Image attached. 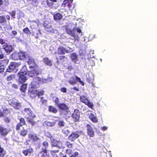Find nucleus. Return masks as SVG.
Listing matches in <instances>:
<instances>
[{
    "mask_svg": "<svg viewBox=\"0 0 157 157\" xmlns=\"http://www.w3.org/2000/svg\"><path fill=\"white\" fill-rule=\"evenodd\" d=\"M49 156V153L46 149L42 148V151H40L37 154V157H46Z\"/></svg>",
    "mask_w": 157,
    "mask_h": 157,
    "instance_id": "10",
    "label": "nucleus"
},
{
    "mask_svg": "<svg viewBox=\"0 0 157 157\" xmlns=\"http://www.w3.org/2000/svg\"><path fill=\"white\" fill-rule=\"evenodd\" d=\"M18 81L19 83H23L27 80V78L25 75L18 74Z\"/></svg>",
    "mask_w": 157,
    "mask_h": 157,
    "instance_id": "19",
    "label": "nucleus"
},
{
    "mask_svg": "<svg viewBox=\"0 0 157 157\" xmlns=\"http://www.w3.org/2000/svg\"><path fill=\"white\" fill-rule=\"evenodd\" d=\"M6 23V20L5 16H0V24L3 25Z\"/></svg>",
    "mask_w": 157,
    "mask_h": 157,
    "instance_id": "33",
    "label": "nucleus"
},
{
    "mask_svg": "<svg viewBox=\"0 0 157 157\" xmlns=\"http://www.w3.org/2000/svg\"><path fill=\"white\" fill-rule=\"evenodd\" d=\"M31 137L32 140L34 141H36L39 139V138L35 135H31Z\"/></svg>",
    "mask_w": 157,
    "mask_h": 157,
    "instance_id": "42",
    "label": "nucleus"
},
{
    "mask_svg": "<svg viewBox=\"0 0 157 157\" xmlns=\"http://www.w3.org/2000/svg\"><path fill=\"white\" fill-rule=\"evenodd\" d=\"M4 117V114L3 112H2L1 111H0V117Z\"/></svg>",
    "mask_w": 157,
    "mask_h": 157,
    "instance_id": "62",
    "label": "nucleus"
},
{
    "mask_svg": "<svg viewBox=\"0 0 157 157\" xmlns=\"http://www.w3.org/2000/svg\"><path fill=\"white\" fill-rule=\"evenodd\" d=\"M54 20L56 21H58L61 20L63 17L62 14L59 13H55L53 14Z\"/></svg>",
    "mask_w": 157,
    "mask_h": 157,
    "instance_id": "21",
    "label": "nucleus"
},
{
    "mask_svg": "<svg viewBox=\"0 0 157 157\" xmlns=\"http://www.w3.org/2000/svg\"><path fill=\"white\" fill-rule=\"evenodd\" d=\"M3 48L4 49L6 53L10 54L13 51V48L12 45H8L7 43H6L3 46Z\"/></svg>",
    "mask_w": 157,
    "mask_h": 157,
    "instance_id": "12",
    "label": "nucleus"
},
{
    "mask_svg": "<svg viewBox=\"0 0 157 157\" xmlns=\"http://www.w3.org/2000/svg\"><path fill=\"white\" fill-rule=\"evenodd\" d=\"M12 86L14 88L17 89L18 88V86L17 85L14 84L12 85Z\"/></svg>",
    "mask_w": 157,
    "mask_h": 157,
    "instance_id": "58",
    "label": "nucleus"
},
{
    "mask_svg": "<svg viewBox=\"0 0 157 157\" xmlns=\"http://www.w3.org/2000/svg\"><path fill=\"white\" fill-rule=\"evenodd\" d=\"M23 31L24 33L26 34L27 36H29L31 34L30 30L27 27L23 29Z\"/></svg>",
    "mask_w": 157,
    "mask_h": 157,
    "instance_id": "35",
    "label": "nucleus"
},
{
    "mask_svg": "<svg viewBox=\"0 0 157 157\" xmlns=\"http://www.w3.org/2000/svg\"><path fill=\"white\" fill-rule=\"evenodd\" d=\"M19 122L17 123L15 127L16 130H19L20 128H21L22 126L26 124V122L25 119L23 117L20 118L18 119Z\"/></svg>",
    "mask_w": 157,
    "mask_h": 157,
    "instance_id": "11",
    "label": "nucleus"
},
{
    "mask_svg": "<svg viewBox=\"0 0 157 157\" xmlns=\"http://www.w3.org/2000/svg\"><path fill=\"white\" fill-rule=\"evenodd\" d=\"M68 52V51L62 46H59L57 50V53L58 55H64Z\"/></svg>",
    "mask_w": 157,
    "mask_h": 157,
    "instance_id": "15",
    "label": "nucleus"
},
{
    "mask_svg": "<svg viewBox=\"0 0 157 157\" xmlns=\"http://www.w3.org/2000/svg\"><path fill=\"white\" fill-rule=\"evenodd\" d=\"M33 151V149L31 147H30L29 148L23 150L22 153L25 156H27L29 154L31 155Z\"/></svg>",
    "mask_w": 157,
    "mask_h": 157,
    "instance_id": "23",
    "label": "nucleus"
},
{
    "mask_svg": "<svg viewBox=\"0 0 157 157\" xmlns=\"http://www.w3.org/2000/svg\"><path fill=\"white\" fill-rule=\"evenodd\" d=\"M27 121L29 123L31 124L32 126L35 125L36 124V122L32 118L28 117L27 118Z\"/></svg>",
    "mask_w": 157,
    "mask_h": 157,
    "instance_id": "36",
    "label": "nucleus"
},
{
    "mask_svg": "<svg viewBox=\"0 0 157 157\" xmlns=\"http://www.w3.org/2000/svg\"><path fill=\"white\" fill-rule=\"evenodd\" d=\"M80 135L77 133L76 132H72L68 136V139L71 141H74L77 138H78Z\"/></svg>",
    "mask_w": 157,
    "mask_h": 157,
    "instance_id": "17",
    "label": "nucleus"
},
{
    "mask_svg": "<svg viewBox=\"0 0 157 157\" xmlns=\"http://www.w3.org/2000/svg\"><path fill=\"white\" fill-rule=\"evenodd\" d=\"M3 48L0 46V59H3L5 57L4 54L3 52Z\"/></svg>",
    "mask_w": 157,
    "mask_h": 157,
    "instance_id": "39",
    "label": "nucleus"
},
{
    "mask_svg": "<svg viewBox=\"0 0 157 157\" xmlns=\"http://www.w3.org/2000/svg\"><path fill=\"white\" fill-rule=\"evenodd\" d=\"M66 152L67 154L70 155L72 153V151L70 149H67L66 150Z\"/></svg>",
    "mask_w": 157,
    "mask_h": 157,
    "instance_id": "55",
    "label": "nucleus"
},
{
    "mask_svg": "<svg viewBox=\"0 0 157 157\" xmlns=\"http://www.w3.org/2000/svg\"><path fill=\"white\" fill-rule=\"evenodd\" d=\"M66 145L68 148H71L72 147L73 144L69 141H67L66 143Z\"/></svg>",
    "mask_w": 157,
    "mask_h": 157,
    "instance_id": "49",
    "label": "nucleus"
},
{
    "mask_svg": "<svg viewBox=\"0 0 157 157\" xmlns=\"http://www.w3.org/2000/svg\"><path fill=\"white\" fill-rule=\"evenodd\" d=\"M72 89L75 90H76L78 91H79V89L75 87H73L72 88Z\"/></svg>",
    "mask_w": 157,
    "mask_h": 157,
    "instance_id": "64",
    "label": "nucleus"
},
{
    "mask_svg": "<svg viewBox=\"0 0 157 157\" xmlns=\"http://www.w3.org/2000/svg\"><path fill=\"white\" fill-rule=\"evenodd\" d=\"M57 107L60 110L63 111L60 113V114L61 115L64 117H68V115L71 114L69 108L65 104L63 103H59Z\"/></svg>",
    "mask_w": 157,
    "mask_h": 157,
    "instance_id": "1",
    "label": "nucleus"
},
{
    "mask_svg": "<svg viewBox=\"0 0 157 157\" xmlns=\"http://www.w3.org/2000/svg\"><path fill=\"white\" fill-rule=\"evenodd\" d=\"M9 13L13 18H15V16L16 15V13L15 11L13 10L11 12H9Z\"/></svg>",
    "mask_w": 157,
    "mask_h": 157,
    "instance_id": "46",
    "label": "nucleus"
},
{
    "mask_svg": "<svg viewBox=\"0 0 157 157\" xmlns=\"http://www.w3.org/2000/svg\"><path fill=\"white\" fill-rule=\"evenodd\" d=\"M3 112L4 114V116L10 115L11 113L10 110V109H6L3 110Z\"/></svg>",
    "mask_w": 157,
    "mask_h": 157,
    "instance_id": "40",
    "label": "nucleus"
},
{
    "mask_svg": "<svg viewBox=\"0 0 157 157\" xmlns=\"http://www.w3.org/2000/svg\"><path fill=\"white\" fill-rule=\"evenodd\" d=\"M42 144L43 146L45 147L44 149H47L48 146V144L46 141H45L43 142Z\"/></svg>",
    "mask_w": 157,
    "mask_h": 157,
    "instance_id": "51",
    "label": "nucleus"
},
{
    "mask_svg": "<svg viewBox=\"0 0 157 157\" xmlns=\"http://www.w3.org/2000/svg\"><path fill=\"white\" fill-rule=\"evenodd\" d=\"M75 78L73 77L70 78L69 80V83L72 85H74L76 84L77 81L79 82L81 85L84 86V83L82 81L80 77H78L77 76H75Z\"/></svg>",
    "mask_w": 157,
    "mask_h": 157,
    "instance_id": "7",
    "label": "nucleus"
},
{
    "mask_svg": "<svg viewBox=\"0 0 157 157\" xmlns=\"http://www.w3.org/2000/svg\"><path fill=\"white\" fill-rule=\"evenodd\" d=\"M37 91L36 89L29 88V94L30 96L32 98H35L37 96Z\"/></svg>",
    "mask_w": 157,
    "mask_h": 157,
    "instance_id": "18",
    "label": "nucleus"
},
{
    "mask_svg": "<svg viewBox=\"0 0 157 157\" xmlns=\"http://www.w3.org/2000/svg\"><path fill=\"white\" fill-rule=\"evenodd\" d=\"M67 57L65 56H59V59H57V63H59V62H63L65 61V59H67Z\"/></svg>",
    "mask_w": 157,
    "mask_h": 157,
    "instance_id": "34",
    "label": "nucleus"
},
{
    "mask_svg": "<svg viewBox=\"0 0 157 157\" xmlns=\"http://www.w3.org/2000/svg\"><path fill=\"white\" fill-rule=\"evenodd\" d=\"M6 154V151L0 145V157H4ZM10 157H13L11 156Z\"/></svg>",
    "mask_w": 157,
    "mask_h": 157,
    "instance_id": "31",
    "label": "nucleus"
},
{
    "mask_svg": "<svg viewBox=\"0 0 157 157\" xmlns=\"http://www.w3.org/2000/svg\"><path fill=\"white\" fill-rule=\"evenodd\" d=\"M15 78V75L14 74H12L8 76L7 77L6 79L8 81H10L13 80V79Z\"/></svg>",
    "mask_w": 157,
    "mask_h": 157,
    "instance_id": "38",
    "label": "nucleus"
},
{
    "mask_svg": "<svg viewBox=\"0 0 157 157\" xmlns=\"http://www.w3.org/2000/svg\"><path fill=\"white\" fill-rule=\"evenodd\" d=\"M22 84L20 88V90L21 92L25 94L27 88V84L26 83H23Z\"/></svg>",
    "mask_w": 157,
    "mask_h": 157,
    "instance_id": "28",
    "label": "nucleus"
},
{
    "mask_svg": "<svg viewBox=\"0 0 157 157\" xmlns=\"http://www.w3.org/2000/svg\"><path fill=\"white\" fill-rule=\"evenodd\" d=\"M23 60H26L29 66H34L37 64L35 61V59L26 52L25 53V56Z\"/></svg>",
    "mask_w": 157,
    "mask_h": 157,
    "instance_id": "5",
    "label": "nucleus"
},
{
    "mask_svg": "<svg viewBox=\"0 0 157 157\" xmlns=\"http://www.w3.org/2000/svg\"><path fill=\"white\" fill-rule=\"evenodd\" d=\"M72 117L74 121L77 122L79 120L80 117V113L79 110L75 109L72 114Z\"/></svg>",
    "mask_w": 157,
    "mask_h": 157,
    "instance_id": "14",
    "label": "nucleus"
},
{
    "mask_svg": "<svg viewBox=\"0 0 157 157\" xmlns=\"http://www.w3.org/2000/svg\"><path fill=\"white\" fill-rule=\"evenodd\" d=\"M21 65L20 62H11L6 69L7 72H11L13 71Z\"/></svg>",
    "mask_w": 157,
    "mask_h": 157,
    "instance_id": "4",
    "label": "nucleus"
},
{
    "mask_svg": "<svg viewBox=\"0 0 157 157\" xmlns=\"http://www.w3.org/2000/svg\"><path fill=\"white\" fill-rule=\"evenodd\" d=\"M66 32L68 34L71 35L72 33V30L69 28H66Z\"/></svg>",
    "mask_w": 157,
    "mask_h": 157,
    "instance_id": "47",
    "label": "nucleus"
},
{
    "mask_svg": "<svg viewBox=\"0 0 157 157\" xmlns=\"http://www.w3.org/2000/svg\"><path fill=\"white\" fill-rule=\"evenodd\" d=\"M11 33L14 35H15L17 34V32L15 30H13L12 31Z\"/></svg>",
    "mask_w": 157,
    "mask_h": 157,
    "instance_id": "61",
    "label": "nucleus"
},
{
    "mask_svg": "<svg viewBox=\"0 0 157 157\" xmlns=\"http://www.w3.org/2000/svg\"><path fill=\"white\" fill-rule=\"evenodd\" d=\"M6 40L4 39L0 38V44L2 45H4L6 44Z\"/></svg>",
    "mask_w": 157,
    "mask_h": 157,
    "instance_id": "52",
    "label": "nucleus"
},
{
    "mask_svg": "<svg viewBox=\"0 0 157 157\" xmlns=\"http://www.w3.org/2000/svg\"><path fill=\"white\" fill-rule=\"evenodd\" d=\"M69 2V0H64L62 4V6L64 7H65L67 6V4Z\"/></svg>",
    "mask_w": 157,
    "mask_h": 157,
    "instance_id": "45",
    "label": "nucleus"
},
{
    "mask_svg": "<svg viewBox=\"0 0 157 157\" xmlns=\"http://www.w3.org/2000/svg\"><path fill=\"white\" fill-rule=\"evenodd\" d=\"M44 91L43 90L39 92L37 91V96L39 97L40 96L43 95L44 94Z\"/></svg>",
    "mask_w": 157,
    "mask_h": 157,
    "instance_id": "48",
    "label": "nucleus"
},
{
    "mask_svg": "<svg viewBox=\"0 0 157 157\" xmlns=\"http://www.w3.org/2000/svg\"><path fill=\"white\" fill-rule=\"evenodd\" d=\"M58 125L60 127H63L64 126L65 122L63 121H59L58 123Z\"/></svg>",
    "mask_w": 157,
    "mask_h": 157,
    "instance_id": "43",
    "label": "nucleus"
},
{
    "mask_svg": "<svg viewBox=\"0 0 157 157\" xmlns=\"http://www.w3.org/2000/svg\"><path fill=\"white\" fill-rule=\"evenodd\" d=\"M25 113L28 114L29 116L32 118L36 117V115L33 113L32 111L30 108H25L24 110Z\"/></svg>",
    "mask_w": 157,
    "mask_h": 157,
    "instance_id": "20",
    "label": "nucleus"
},
{
    "mask_svg": "<svg viewBox=\"0 0 157 157\" xmlns=\"http://www.w3.org/2000/svg\"><path fill=\"white\" fill-rule=\"evenodd\" d=\"M10 105L17 110H18L21 108V105L18 101L12 100L10 102Z\"/></svg>",
    "mask_w": 157,
    "mask_h": 157,
    "instance_id": "9",
    "label": "nucleus"
},
{
    "mask_svg": "<svg viewBox=\"0 0 157 157\" xmlns=\"http://www.w3.org/2000/svg\"><path fill=\"white\" fill-rule=\"evenodd\" d=\"M4 121L7 123H9L10 122V119L8 117H5L4 118Z\"/></svg>",
    "mask_w": 157,
    "mask_h": 157,
    "instance_id": "53",
    "label": "nucleus"
},
{
    "mask_svg": "<svg viewBox=\"0 0 157 157\" xmlns=\"http://www.w3.org/2000/svg\"><path fill=\"white\" fill-rule=\"evenodd\" d=\"M89 119L94 123H97L98 122V119L95 115L91 113L89 116Z\"/></svg>",
    "mask_w": 157,
    "mask_h": 157,
    "instance_id": "26",
    "label": "nucleus"
},
{
    "mask_svg": "<svg viewBox=\"0 0 157 157\" xmlns=\"http://www.w3.org/2000/svg\"><path fill=\"white\" fill-rule=\"evenodd\" d=\"M80 101L84 103L90 108L92 109L94 106L93 103L90 102L87 97L84 95H81L80 97Z\"/></svg>",
    "mask_w": 157,
    "mask_h": 157,
    "instance_id": "6",
    "label": "nucleus"
},
{
    "mask_svg": "<svg viewBox=\"0 0 157 157\" xmlns=\"http://www.w3.org/2000/svg\"><path fill=\"white\" fill-rule=\"evenodd\" d=\"M29 1H31L33 3H36L37 2L38 0H28Z\"/></svg>",
    "mask_w": 157,
    "mask_h": 157,
    "instance_id": "60",
    "label": "nucleus"
},
{
    "mask_svg": "<svg viewBox=\"0 0 157 157\" xmlns=\"http://www.w3.org/2000/svg\"><path fill=\"white\" fill-rule=\"evenodd\" d=\"M9 130L7 128L2 125L0 126V135L2 136H6L9 133Z\"/></svg>",
    "mask_w": 157,
    "mask_h": 157,
    "instance_id": "16",
    "label": "nucleus"
},
{
    "mask_svg": "<svg viewBox=\"0 0 157 157\" xmlns=\"http://www.w3.org/2000/svg\"><path fill=\"white\" fill-rule=\"evenodd\" d=\"M86 81L88 83L92 85L93 84V79L90 77H88L86 78Z\"/></svg>",
    "mask_w": 157,
    "mask_h": 157,
    "instance_id": "44",
    "label": "nucleus"
},
{
    "mask_svg": "<svg viewBox=\"0 0 157 157\" xmlns=\"http://www.w3.org/2000/svg\"><path fill=\"white\" fill-rule=\"evenodd\" d=\"M43 62L46 65L51 66L52 65V61L48 57H44L43 59Z\"/></svg>",
    "mask_w": 157,
    "mask_h": 157,
    "instance_id": "25",
    "label": "nucleus"
},
{
    "mask_svg": "<svg viewBox=\"0 0 157 157\" xmlns=\"http://www.w3.org/2000/svg\"><path fill=\"white\" fill-rule=\"evenodd\" d=\"M103 131H105L107 129V128L106 126H104L103 127H101Z\"/></svg>",
    "mask_w": 157,
    "mask_h": 157,
    "instance_id": "63",
    "label": "nucleus"
},
{
    "mask_svg": "<svg viewBox=\"0 0 157 157\" xmlns=\"http://www.w3.org/2000/svg\"><path fill=\"white\" fill-rule=\"evenodd\" d=\"M6 67L0 64V73H2L4 72Z\"/></svg>",
    "mask_w": 157,
    "mask_h": 157,
    "instance_id": "50",
    "label": "nucleus"
},
{
    "mask_svg": "<svg viewBox=\"0 0 157 157\" xmlns=\"http://www.w3.org/2000/svg\"><path fill=\"white\" fill-rule=\"evenodd\" d=\"M57 0H46V2L47 5L49 6H51L53 5V2H56Z\"/></svg>",
    "mask_w": 157,
    "mask_h": 157,
    "instance_id": "37",
    "label": "nucleus"
},
{
    "mask_svg": "<svg viewBox=\"0 0 157 157\" xmlns=\"http://www.w3.org/2000/svg\"><path fill=\"white\" fill-rule=\"evenodd\" d=\"M60 91H61V92L63 93H66L67 89L65 87H62L61 88Z\"/></svg>",
    "mask_w": 157,
    "mask_h": 157,
    "instance_id": "54",
    "label": "nucleus"
},
{
    "mask_svg": "<svg viewBox=\"0 0 157 157\" xmlns=\"http://www.w3.org/2000/svg\"><path fill=\"white\" fill-rule=\"evenodd\" d=\"M55 99L53 100V102L55 103V105L57 106L59 104V99L57 97H55L53 98Z\"/></svg>",
    "mask_w": 157,
    "mask_h": 157,
    "instance_id": "41",
    "label": "nucleus"
},
{
    "mask_svg": "<svg viewBox=\"0 0 157 157\" xmlns=\"http://www.w3.org/2000/svg\"><path fill=\"white\" fill-rule=\"evenodd\" d=\"M48 110L49 112L54 113H56L58 112L57 109L52 105H49L48 106Z\"/></svg>",
    "mask_w": 157,
    "mask_h": 157,
    "instance_id": "27",
    "label": "nucleus"
},
{
    "mask_svg": "<svg viewBox=\"0 0 157 157\" xmlns=\"http://www.w3.org/2000/svg\"><path fill=\"white\" fill-rule=\"evenodd\" d=\"M44 123L46 126L49 127H53L56 124V122H52L47 121H45Z\"/></svg>",
    "mask_w": 157,
    "mask_h": 157,
    "instance_id": "32",
    "label": "nucleus"
},
{
    "mask_svg": "<svg viewBox=\"0 0 157 157\" xmlns=\"http://www.w3.org/2000/svg\"><path fill=\"white\" fill-rule=\"evenodd\" d=\"M70 3L69 2L68 3V4L67 5V6L69 9V10H70L72 6V5L71 3Z\"/></svg>",
    "mask_w": 157,
    "mask_h": 157,
    "instance_id": "57",
    "label": "nucleus"
},
{
    "mask_svg": "<svg viewBox=\"0 0 157 157\" xmlns=\"http://www.w3.org/2000/svg\"><path fill=\"white\" fill-rule=\"evenodd\" d=\"M29 67L30 70L28 71V74L29 77H32L40 74V71L37 64L34 66H29Z\"/></svg>",
    "mask_w": 157,
    "mask_h": 157,
    "instance_id": "2",
    "label": "nucleus"
},
{
    "mask_svg": "<svg viewBox=\"0 0 157 157\" xmlns=\"http://www.w3.org/2000/svg\"><path fill=\"white\" fill-rule=\"evenodd\" d=\"M27 74V67L26 66L24 65L20 70L17 74H22L26 75Z\"/></svg>",
    "mask_w": 157,
    "mask_h": 157,
    "instance_id": "24",
    "label": "nucleus"
},
{
    "mask_svg": "<svg viewBox=\"0 0 157 157\" xmlns=\"http://www.w3.org/2000/svg\"><path fill=\"white\" fill-rule=\"evenodd\" d=\"M39 78H36L34 79L33 81V82H31L30 85V87L29 88H32V89H36V84L35 83V82Z\"/></svg>",
    "mask_w": 157,
    "mask_h": 157,
    "instance_id": "30",
    "label": "nucleus"
},
{
    "mask_svg": "<svg viewBox=\"0 0 157 157\" xmlns=\"http://www.w3.org/2000/svg\"><path fill=\"white\" fill-rule=\"evenodd\" d=\"M16 130L19 133L20 136L23 137L26 136L28 132V129L25 128L24 127H21L20 128L19 130Z\"/></svg>",
    "mask_w": 157,
    "mask_h": 157,
    "instance_id": "13",
    "label": "nucleus"
},
{
    "mask_svg": "<svg viewBox=\"0 0 157 157\" xmlns=\"http://www.w3.org/2000/svg\"><path fill=\"white\" fill-rule=\"evenodd\" d=\"M9 60L7 59H5L0 61V64L5 67L8 64Z\"/></svg>",
    "mask_w": 157,
    "mask_h": 157,
    "instance_id": "29",
    "label": "nucleus"
},
{
    "mask_svg": "<svg viewBox=\"0 0 157 157\" xmlns=\"http://www.w3.org/2000/svg\"><path fill=\"white\" fill-rule=\"evenodd\" d=\"M86 131L87 135L90 137H93L94 136V132L91 125L87 124L86 125Z\"/></svg>",
    "mask_w": 157,
    "mask_h": 157,
    "instance_id": "8",
    "label": "nucleus"
},
{
    "mask_svg": "<svg viewBox=\"0 0 157 157\" xmlns=\"http://www.w3.org/2000/svg\"><path fill=\"white\" fill-rule=\"evenodd\" d=\"M63 132H64V133L66 134V136H67L68 134L69 133V131L68 130H66L63 131Z\"/></svg>",
    "mask_w": 157,
    "mask_h": 157,
    "instance_id": "56",
    "label": "nucleus"
},
{
    "mask_svg": "<svg viewBox=\"0 0 157 157\" xmlns=\"http://www.w3.org/2000/svg\"><path fill=\"white\" fill-rule=\"evenodd\" d=\"M25 52H14L10 55V58L13 60H17L19 59L23 60L25 56Z\"/></svg>",
    "mask_w": 157,
    "mask_h": 157,
    "instance_id": "3",
    "label": "nucleus"
},
{
    "mask_svg": "<svg viewBox=\"0 0 157 157\" xmlns=\"http://www.w3.org/2000/svg\"><path fill=\"white\" fill-rule=\"evenodd\" d=\"M43 98H44V97H41L40 98V99H41L40 101L42 103H43L44 102H46L47 101L46 100H43Z\"/></svg>",
    "mask_w": 157,
    "mask_h": 157,
    "instance_id": "59",
    "label": "nucleus"
},
{
    "mask_svg": "<svg viewBox=\"0 0 157 157\" xmlns=\"http://www.w3.org/2000/svg\"><path fill=\"white\" fill-rule=\"evenodd\" d=\"M70 58L71 60L75 63H77V62L78 61V56L75 52L71 54Z\"/></svg>",
    "mask_w": 157,
    "mask_h": 157,
    "instance_id": "22",
    "label": "nucleus"
}]
</instances>
